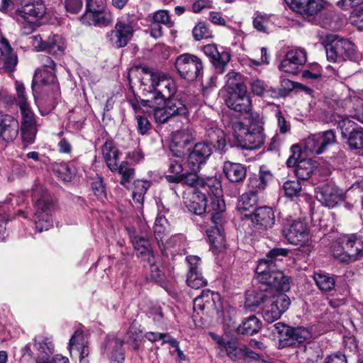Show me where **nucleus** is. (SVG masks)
Here are the masks:
<instances>
[{
    "mask_svg": "<svg viewBox=\"0 0 363 363\" xmlns=\"http://www.w3.org/2000/svg\"><path fill=\"white\" fill-rule=\"evenodd\" d=\"M250 85L252 92L259 96H269L276 98L279 94L276 89L272 88L265 82L259 79H252Z\"/></svg>",
    "mask_w": 363,
    "mask_h": 363,
    "instance_id": "38",
    "label": "nucleus"
},
{
    "mask_svg": "<svg viewBox=\"0 0 363 363\" xmlns=\"http://www.w3.org/2000/svg\"><path fill=\"white\" fill-rule=\"evenodd\" d=\"M150 74V99L142 100L140 104L148 102L164 105L166 100L173 96L177 91L174 82L161 72L149 71Z\"/></svg>",
    "mask_w": 363,
    "mask_h": 363,
    "instance_id": "4",
    "label": "nucleus"
},
{
    "mask_svg": "<svg viewBox=\"0 0 363 363\" xmlns=\"http://www.w3.org/2000/svg\"><path fill=\"white\" fill-rule=\"evenodd\" d=\"M189 264L186 284L193 289H199L207 284L206 279L202 275L199 267L201 259L198 256L189 255L186 257Z\"/></svg>",
    "mask_w": 363,
    "mask_h": 363,
    "instance_id": "21",
    "label": "nucleus"
},
{
    "mask_svg": "<svg viewBox=\"0 0 363 363\" xmlns=\"http://www.w3.org/2000/svg\"><path fill=\"white\" fill-rule=\"evenodd\" d=\"M19 133V123L12 116L0 113V140L10 143Z\"/></svg>",
    "mask_w": 363,
    "mask_h": 363,
    "instance_id": "20",
    "label": "nucleus"
},
{
    "mask_svg": "<svg viewBox=\"0 0 363 363\" xmlns=\"http://www.w3.org/2000/svg\"><path fill=\"white\" fill-rule=\"evenodd\" d=\"M16 103L18 108L30 105L28 102V98L26 94V88L24 84L21 82H16Z\"/></svg>",
    "mask_w": 363,
    "mask_h": 363,
    "instance_id": "56",
    "label": "nucleus"
},
{
    "mask_svg": "<svg viewBox=\"0 0 363 363\" xmlns=\"http://www.w3.org/2000/svg\"><path fill=\"white\" fill-rule=\"evenodd\" d=\"M83 24L105 26L111 21V15L96 6V0H86V11L80 18Z\"/></svg>",
    "mask_w": 363,
    "mask_h": 363,
    "instance_id": "13",
    "label": "nucleus"
},
{
    "mask_svg": "<svg viewBox=\"0 0 363 363\" xmlns=\"http://www.w3.org/2000/svg\"><path fill=\"white\" fill-rule=\"evenodd\" d=\"M191 137L186 130H181L174 133L169 145L170 154L178 156L186 155L190 148L188 147Z\"/></svg>",
    "mask_w": 363,
    "mask_h": 363,
    "instance_id": "25",
    "label": "nucleus"
},
{
    "mask_svg": "<svg viewBox=\"0 0 363 363\" xmlns=\"http://www.w3.org/2000/svg\"><path fill=\"white\" fill-rule=\"evenodd\" d=\"M23 147L34 143L38 133V125H19Z\"/></svg>",
    "mask_w": 363,
    "mask_h": 363,
    "instance_id": "47",
    "label": "nucleus"
},
{
    "mask_svg": "<svg viewBox=\"0 0 363 363\" xmlns=\"http://www.w3.org/2000/svg\"><path fill=\"white\" fill-rule=\"evenodd\" d=\"M271 295H272V296H270V298H269L268 302H271L272 304L276 308H280V306H282V303H280L279 301H278V300L279 298H281L283 301L286 302V311L288 310V308L291 304V301L286 294H285L282 292H280V291H274L273 289Z\"/></svg>",
    "mask_w": 363,
    "mask_h": 363,
    "instance_id": "57",
    "label": "nucleus"
},
{
    "mask_svg": "<svg viewBox=\"0 0 363 363\" xmlns=\"http://www.w3.org/2000/svg\"><path fill=\"white\" fill-rule=\"evenodd\" d=\"M248 121V128L239 143L240 146L247 150L259 148L264 144L265 140L263 133L264 123L262 118L257 114H251Z\"/></svg>",
    "mask_w": 363,
    "mask_h": 363,
    "instance_id": "9",
    "label": "nucleus"
},
{
    "mask_svg": "<svg viewBox=\"0 0 363 363\" xmlns=\"http://www.w3.org/2000/svg\"><path fill=\"white\" fill-rule=\"evenodd\" d=\"M164 105H166L167 110L170 113L169 114L172 117L186 116L188 113L186 105L181 99L175 97L174 95L167 99Z\"/></svg>",
    "mask_w": 363,
    "mask_h": 363,
    "instance_id": "44",
    "label": "nucleus"
},
{
    "mask_svg": "<svg viewBox=\"0 0 363 363\" xmlns=\"http://www.w3.org/2000/svg\"><path fill=\"white\" fill-rule=\"evenodd\" d=\"M123 340L114 335H110L107 337L105 348L111 351V363H123L125 355L123 350Z\"/></svg>",
    "mask_w": 363,
    "mask_h": 363,
    "instance_id": "31",
    "label": "nucleus"
},
{
    "mask_svg": "<svg viewBox=\"0 0 363 363\" xmlns=\"http://www.w3.org/2000/svg\"><path fill=\"white\" fill-rule=\"evenodd\" d=\"M56 82L55 71L43 70L35 74L33 80L32 89L40 83L41 85L54 84Z\"/></svg>",
    "mask_w": 363,
    "mask_h": 363,
    "instance_id": "50",
    "label": "nucleus"
},
{
    "mask_svg": "<svg viewBox=\"0 0 363 363\" xmlns=\"http://www.w3.org/2000/svg\"><path fill=\"white\" fill-rule=\"evenodd\" d=\"M31 191L34 205L33 222L36 230L41 233L52 226V215L56 205L52 196L43 186L35 184Z\"/></svg>",
    "mask_w": 363,
    "mask_h": 363,
    "instance_id": "3",
    "label": "nucleus"
},
{
    "mask_svg": "<svg viewBox=\"0 0 363 363\" xmlns=\"http://www.w3.org/2000/svg\"><path fill=\"white\" fill-rule=\"evenodd\" d=\"M226 88L229 94L240 91L241 88H247L242 82V76L235 72H230L226 75Z\"/></svg>",
    "mask_w": 363,
    "mask_h": 363,
    "instance_id": "46",
    "label": "nucleus"
},
{
    "mask_svg": "<svg viewBox=\"0 0 363 363\" xmlns=\"http://www.w3.org/2000/svg\"><path fill=\"white\" fill-rule=\"evenodd\" d=\"M179 76L188 81H194L200 77L203 71L202 60L195 55L184 53L179 55L174 62Z\"/></svg>",
    "mask_w": 363,
    "mask_h": 363,
    "instance_id": "8",
    "label": "nucleus"
},
{
    "mask_svg": "<svg viewBox=\"0 0 363 363\" xmlns=\"http://www.w3.org/2000/svg\"><path fill=\"white\" fill-rule=\"evenodd\" d=\"M222 308L220 295L218 293L210 290L202 291L201 295L198 296L194 301V311L198 314L199 311L206 313L211 311L218 312Z\"/></svg>",
    "mask_w": 363,
    "mask_h": 363,
    "instance_id": "14",
    "label": "nucleus"
},
{
    "mask_svg": "<svg viewBox=\"0 0 363 363\" xmlns=\"http://www.w3.org/2000/svg\"><path fill=\"white\" fill-rule=\"evenodd\" d=\"M218 150H222L225 145V135L223 130L218 127L211 128L207 130L206 142Z\"/></svg>",
    "mask_w": 363,
    "mask_h": 363,
    "instance_id": "33",
    "label": "nucleus"
},
{
    "mask_svg": "<svg viewBox=\"0 0 363 363\" xmlns=\"http://www.w3.org/2000/svg\"><path fill=\"white\" fill-rule=\"evenodd\" d=\"M286 248H274L271 250L266 258L259 261L256 268L257 279L261 285L272 287L274 291H287L290 289V279L281 270L277 269L276 262L288 255Z\"/></svg>",
    "mask_w": 363,
    "mask_h": 363,
    "instance_id": "2",
    "label": "nucleus"
},
{
    "mask_svg": "<svg viewBox=\"0 0 363 363\" xmlns=\"http://www.w3.org/2000/svg\"><path fill=\"white\" fill-rule=\"evenodd\" d=\"M92 190L96 196L98 197H104L106 196L105 186L103 182V179L101 177H98L91 183Z\"/></svg>",
    "mask_w": 363,
    "mask_h": 363,
    "instance_id": "64",
    "label": "nucleus"
},
{
    "mask_svg": "<svg viewBox=\"0 0 363 363\" xmlns=\"http://www.w3.org/2000/svg\"><path fill=\"white\" fill-rule=\"evenodd\" d=\"M212 154L211 148L206 143H196L189 153L187 163L192 172H197Z\"/></svg>",
    "mask_w": 363,
    "mask_h": 363,
    "instance_id": "19",
    "label": "nucleus"
},
{
    "mask_svg": "<svg viewBox=\"0 0 363 363\" xmlns=\"http://www.w3.org/2000/svg\"><path fill=\"white\" fill-rule=\"evenodd\" d=\"M35 349L39 352L37 357V363L45 362L48 357L54 352V346L52 342L44 340H35Z\"/></svg>",
    "mask_w": 363,
    "mask_h": 363,
    "instance_id": "45",
    "label": "nucleus"
},
{
    "mask_svg": "<svg viewBox=\"0 0 363 363\" xmlns=\"http://www.w3.org/2000/svg\"><path fill=\"white\" fill-rule=\"evenodd\" d=\"M21 113L19 125H38L35 113L30 105L18 108Z\"/></svg>",
    "mask_w": 363,
    "mask_h": 363,
    "instance_id": "53",
    "label": "nucleus"
},
{
    "mask_svg": "<svg viewBox=\"0 0 363 363\" xmlns=\"http://www.w3.org/2000/svg\"><path fill=\"white\" fill-rule=\"evenodd\" d=\"M143 107H147L149 109L147 111L149 113H152L155 121L160 123H166L172 115L167 110L166 105H159L157 104L148 102L147 104H141Z\"/></svg>",
    "mask_w": 363,
    "mask_h": 363,
    "instance_id": "41",
    "label": "nucleus"
},
{
    "mask_svg": "<svg viewBox=\"0 0 363 363\" xmlns=\"http://www.w3.org/2000/svg\"><path fill=\"white\" fill-rule=\"evenodd\" d=\"M65 7L67 12L71 13H78L82 9V0H65Z\"/></svg>",
    "mask_w": 363,
    "mask_h": 363,
    "instance_id": "63",
    "label": "nucleus"
},
{
    "mask_svg": "<svg viewBox=\"0 0 363 363\" xmlns=\"http://www.w3.org/2000/svg\"><path fill=\"white\" fill-rule=\"evenodd\" d=\"M282 303L280 308L274 307L271 302H267L262 308V317L268 323H273L274 321L280 318L283 313L286 311V302L279 298L278 301Z\"/></svg>",
    "mask_w": 363,
    "mask_h": 363,
    "instance_id": "37",
    "label": "nucleus"
},
{
    "mask_svg": "<svg viewBox=\"0 0 363 363\" xmlns=\"http://www.w3.org/2000/svg\"><path fill=\"white\" fill-rule=\"evenodd\" d=\"M3 49L0 48V60L3 61L1 72L11 73L17 65V56L13 52L12 48L6 40L2 41Z\"/></svg>",
    "mask_w": 363,
    "mask_h": 363,
    "instance_id": "28",
    "label": "nucleus"
},
{
    "mask_svg": "<svg viewBox=\"0 0 363 363\" xmlns=\"http://www.w3.org/2000/svg\"><path fill=\"white\" fill-rule=\"evenodd\" d=\"M258 196L254 191H249L243 194L237 204V209L245 213H252L257 207Z\"/></svg>",
    "mask_w": 363,
    "mask_h": 363,
    "instance_id": "36",
    "label": "nucleus"
},
{
    "mask_svg": "<svg viewBox=\"0 0 363 363\" xmlns=\"http://www.w3.org/2000/svg\"><path fill=\"white\" fill-rule=\"evenodd\" d=\"M223 169L225 177L231 182H241L246 177L247 169L242 164L227 161L224 162Z\"/></svg>",
    "mask_w": 363,
    "mask_h": 363,
    "instance_id": "29",
    "label": "nucleus"
},
{
    "mask_svg": "<svg viewBox=\"0 0 363 363\" xmlns=\"http://www.w3.org/2000/svg\"><path fill=\"white\" fill-rule=\"evenodd\" d=\"M134 29L128 19L121 18L116 22L114 29L106 35L108 41L116 48H123L133 36Z\"/></svg>",
    "mask_w": 363,
    "mask_h": 363,
    "instance_id": "11",
    "label": "nucleus"
},
{
    "mask_svg": "<svg viewBox=\"0 0 363 363\" xmlns=\"http://www.w3.org/2000/svg\"><path fill=\"white\" fill-rule=\"evenodd\" d=\"M196 172L183 173L177 176L167 175L165 178L169 183H181L189 186L200 188L201 189L199 191H204L205 186H207L208 180L204 182L200 179Z\"/></svg>",
    "mask_w": 363,
    "mask_h": 363,
    "instance_id": "27",
    "label": "nucleus"
},
{
    "mask_svg": "<svg viewBox=\"0 0 363 363\" xmlns=\"http://www.w3.org/2000/svg\"><path fill=\"white\" fill-rule=\"evenodd\" d=\"M262 327L260 320L254 315L245 318L242 323L237 328L236 331L239 334L252 335L259 331Z\"/></svg>",
    "mask_w": 363,
    "mask_h": 363,
    "instance_id": "39",
    "label": "nucleus"
},
{
    "mask_svg": "<svg viewBox=\"0 0 363 363\" xmlns=\"http://www.w3.org/2000/svg\"><path fill=\"white\" fill-rule=\"evenodd\" d=\"M150 264V279L155 282L161 281L164 276L163 270L156 264L155 258L152 259L151 262H147Z\"/></svg>",
    "mask_w": 363,
    "mask_h": 363,
    "instance_id": "60",
    "label": "nucleus"
},
{
    "mask_svg": "<svg viewBox=\"0 0 363 363\" xmlns=\"http://www.w3.org/2000/svg\"><path fill=\"white\" fill-rule=\"evenodd\" d=\"M245 216L250 218L259 230L271 228L275 222L272 208L266 206L255 208L252 213H245Z\"/></svg>",
    "mask_w": 363,
    "mask_h": 363,
    "instance_id": "16",
    "label": "nucleus"
},
{
    "mask_svg": "<svg viewBox=\"0 0 363 363\" xmlns=\"http://www.w3.org/2000/svg\"><path fill=\"white\" fill-rule=\"evenodd\" d=\"M65 40L62 35L55 34L46 40V52L54 55H61L65 50Z\"/></svg>",
    "mask_w": 363,
    "mask_h": 363,
    "instance_id": "42",
    "label": "nucleus"
},
{
    "mask_svg": "<svg viewBox=\"0 0 363 363\" xmlns=\"http://www.w3.org/2000/svg\"><path fill=\"white\" fill-rule=\"evenodd\" d=\"M213 223L214 226L211 230H207L206 233L211 244L218 251H222L225 248V239L223 234L222 224Z\"/></svg>",
    "mask_w": 363,
    "mask_h": 363,
    "instance_id": "35",
    "label": "nucleus"
},
{
    "mask_svg": "<svg viewBox=\"0 0 363 363\" xmlns=\"http://www.w3.org/2000/svg\"><path fill=\"white\" fill-rule=\"evenodd\" d=\"M202 50L204 54L210 58L217 72L223 74L230 60V54L222 49L219 50L216 44L206 45Z\"/></svg>",
    "mask_w": 363,
    "mask_h": 363,
    "instance_id": "22",
    "label": "nucleus"
},
{
    "mask_svg": "<svg viewBox=\"0 0 363 363\" xmlns=\"http://www.w3.org/2000/svg\"><path fill=\"white\" fill-rule=\"evenodd\" d=\"M335 276L327 273L313 274V279L318 288L323 292H330L335 287Z\"/></svg>",
    "mask_w": 363,
    "mask_h": 363,
    "instance_id": "40",
    "label": "nucleus"
},
{
    "mask_svg": "<svg viewBox=\"0 0 363 363\" xmlns=\"http://www.w3.org/2000/svg\"><path fill=\"white\" fill-rule=\"evenodd\" d=\"M329 6L330 4L327 0H305L296 14L308 21H313Z\"/></svg>",
    "mask_w": 363,
    "mask_h": 363,
    "instance_id": "24",
    "label": "nucleus"
},
{
    "mask_svg": "<svg viewBox=\"0 0 363 363\" xmlns=\"http://www.w3.org/2000/svg\"><path fill=\"white\" fill-rule=\"evenodd\" d=\"M46 8L42 0L35 2L23 3L16 11V19L21 24L23 35L33 33L39 26L40 21L44 17Z\"/></svg>",
    "mask_w": 363,
    "mask_h": 363,
    "instance_id": "5",
    "label": "nucleus"
},
{
    "mask_svg": "<svg viewBox=\"0 0 363 363\" xmlns=\"http://www.w3.org/2000/svg\"><path fill=\"white\" fill-rule=\"evenodd\" d=\"M186 155L178 156L172 155L169 158V172L172 174V176H177L183 174V164L185 161Z\"/></svg>",
    "mask_w": 363,
    "mask_h": 363,
    "instance_id": "52",
    "label": "nucleus"
},
{
    "mask_svg": "<svg viewBox=\"0 0 363 363\" xmlns=\"http://www.w3.org/2000/svg\"><path fill=\"white\" fill-rule=\"evenodd\" d=\"M283 189L286 196L292 198L299 196L301 191V185L298 180H289L284 183Z\"/></svg>",
    "mask_w": 363,
    "mask_h": 363,
    "instance_id": "55",
    "label": "nucleus"
},
{
    "mask_svg": "<svg viewBox=\"0 0 363 363\" xmlns=\"http://www.w3.org/2000/svg\"><path fill=\"white\" fill-rule=\"evenodd\" d=\"M316 199L324 206L334 208L344 200L342 191L333 184H325L318 186L316 190Z\"/></svg>",
    "mask_w": 363,
    "mask_h": 363,
    "instance_id": "15",
    "label": "nucleus"
},
{
    "mask_svg": "<svg viewBox=\"0 0 363 363\" xmlns=\"http://www.w3.org/2000/svg\"><path fill=\"white\" fill-rule=\"evenodd\" d=\"M168 226L169 224L166 218L163 216H157L154 225V234L159 245L160 242L163 243L167 234Z\"/></svg>",
    "mask_w": 363,
    "mask_h": 363,
    "instance_id": "48",
    "label": "nucleus"
},
{
    "mask_svg": "<svg viewBox=\"0 0 363 363\" xmlns=\"http://www.w3.org/2000/svg\"><path fill=\"white\" fill-rule=\"evenodd\" d=\"M291 326H289L283 323L279 322L274 325V332L278 334V338L280 345L284 347V342L287 335H289V330Z\"/></svg>",
    "mask_w": 363,
    "mask_h": 363,
    "instance_id": "61",
    "label": "nucleus"
},
{
    "mask_svg": "<svg viewBox=\"0 0 363 363\" xmlns=\"http://www.w3.org/2000/svg\"><path fill=\"white\" fill-rule=\"evenodd\" d=\"M193 36L196 40L207 38L209 35V30L204 22H199L193 29Z\"/></svg>",
    "mask_w": 363,
    "mask_h": 363,
    "instance_id": "59",
    "label": "nucleus"
},
{
    "mask_svg": "<svg viewBox=\"0 0 363 363\" xmlns=\"http://www.w3.org/2000/svg\"><path fill=\"white\" fill-rule=\"evenodd\" d=\"M306 62V52L303 49L290 50L279 65V69L286 73L296 74L299 67Z\"/></svg>",
    "mask_w": 363,
    "mask_h": 363,
    "instance_id": "18",
    "label": "nucleus"
},
{
    "mask_svg": "<svg viewBox=\"0 0 363 363\" xmlns=\"http://www.w3.org/2000/svg\"><path fill=\"white\" fill-rule=\"evenodd\" d=\"M150 184L147 181H138L135 184V190L133 191V200L135 203H138L139 207H142L144 196L150 188Z\"/></svg>",
    "mask_w": 363,
    "mask_h": 363,
    "instance_id": "51",
    "label": "nucleus"
},
{
    "mask_svg": "<svg viewBox=\"0 0 363 363\" xmlns=\"http://www.w3.org/2000/svg\"><path fill=\"white\" fill-rule=\"evenodd\" d=\"M272 291L273 288L272 287L260 285L258 289L247 291L245 301V308L253 310L254 308L261 304L264 306L268 302L270 296H272Z\"/></svg>",
    "mask_w": 363,
    "mask_h": 363,
    "instance_id": "23",
    "label": "nucleus"
},
{
    "mask_svg": "<svg viewBox=\"0 0 363 363\" xmlns=\"http://www.w3.org/2000/svg\"><path fill=\"white\" fill-rule=\"evenodd\" d=\"M227 356L233 361L240 360L244 358V345L239 347L235 340L228 341L225 347Z\"/></svg>",
    "mask_w": 363,
    "mask_h": 363,
    "instance_id": "49",
    "label": "nucleus"
},
{
    "mask_svg": "<svg viewBox=\"0 0 363 363\" xmlns=\"http://www.w3.org/2000/svg\"><path fill=\"white\" fill-rule=\"evenodd\" d=\"M184 204L190 212L196 215L205 213L212 223H222L225 204L220 181L208 179L205 190H194L191 194L184 197Z\"/></svg>",
    "mask_w": 363,
    "mask_h": 363,
    "instance_id": "1",
    "label": "nucleus"
},
{
    "mask_svg": "<svg viewBox=\"0 0 363 363\" xmlns=\"http://www.w3.org/2000/svg\"><path fill=\"white\" fill-rule=\"evenodd\" d=\"M334 257L341 262H354L363 257V240L355 235H347L333 247Z\"/></svg>",
    "mask_w": 363,
    "mask_h": 363,
    "instance_id": "6",
    "label": "nucleus"
},
{
    "mask_svg": "<svg viewBox=\"0 0 363 363\" xmlns=\"http://www.w3.org/2000/svg\"><path fill=\"white\" fill-rule=\"evenodd\" d=\"M116 171L121 175V184L124 186H126V184L130 182L135 174V169L127 162H122L119 166L118 165Z\"/></svg>",
    "mask_w": 363,
    "mask_h": 363,
    "instance_id": "54",
    "label": "nucleus"
},
{
    "mask_svg": "<svg viewBox=\"0 0 363 363\" xmlns=\"http://www.w3.org/2000/svg\"><path fill=\"white\" fill-rule=\"evenodd\" d=\"M102 155L104 161L111 172L118 169L119 151L111 140H106L102 146Z\"/></svg>",
    "mask_w": 363,
    "mask_h": 363,
    "instance_id": "30",
    "label": "nucleus"
},
{
    "mask_svg": "<svg viewBox=\"0 0 363 363\" xmlns=\"http://www.w3.org/2000/svg\"><path fill=\"white\" fill-rule=\"evenodd\" d=\"M226 105L238 112H248L251 101L247 94V88H241L235 93H231L225 101Z\"/></svg>",
    "mask_w": 363,
    "mask_h": 363,
    "instance_id": "26",
    "label": "nucleus"
},
{
    "mask_svg": "<svg viewBox=\"0 0 363 363\" xmlns=\"http://www.w3.org/2000/svg\"><path fill=\"white\" fill-rule=\"evenodd\" d=\"M311 337L308 330L304 327H290L284 347H296Z\"/></svg>",
    "mask_w": 363,
    "mask_h": 363,
    "instance_id": "32",
    "label": "nucleus"
},
{
    "mask_svg": "<svg viewBox=\"0 0 363 363\" xmlns=\"http://www.w3.org/2000/svg\"><path fill=\"white\" fill-rule=\"evenodd\" d=\"M327 59L333 62H342L352 60L355 54V46L346 39H338L337 35H328L323 42Z\"/></svg>",
    "mask_w": 363,
    "mask_h": 363,
    "instance_id": "7",
    "label": "nucleus"
},
{
    "mask_svg": "<svg viewBox=\"0 0 363 363\" xmlns=\"http://www.w3.org/2000/svg\"><path fill=\"white\" fill-rule=\"evenodd\" d=\"M84 344V338L82 332L79 330H76L69 340L70 353L72 354L74 350L79 351L82 345Z\"/></svg>",
    "mask_w": 363,
    "mask_h": 363,
    "instance_id": "58",
    "label": "nucleus"
},
{
    "mask_svg": "<svg viewBox=\"0 0 363 363\" xmlns=\"http://www.w3.org/2000/svg\"><path fill=\"white\" fill-rule=\"evenodd\" d=\"M336 143V135L333 130H328L308 136L305 140V150L308 152L320 155L329 146Z\"/></svg>",
    "mask_w": 363,
    "mask_h": 363,
    "instance_id": "10",
    "label": "nucleus"
},
{
    "mask_svg": "<svg viewBox=\"0 0 363 363\" xmlns=\"http://www.w3.org/2000/svg\"><path fill=\"white\" fill-rule=\"evenodd\" d=\"M283 235L292 245L303 246L309 241L306 225L301 221H294L283 230Z\"/></svg>",
    "mask_w": 363,
    "mask_h": 363,
    "instance_id": "17",
    "label": "nucleus"
},
{
    "mask_svg": "<svg viewBox=\"0 0 363 363\" xmlns=\"http://www.w3.org/2000/svg\"><path fill=\"white\" fill-rule=\"evenodd\" d=\"M134 248L138 251L139 257H143L147 262H151L155 259L152 250L150 247V242L148 238L136 236L132 240Z\"/></svg>",
    "mask_w": 363,
    "mask_h": 363,
    "instance_id": "34",
    "label": "nucleus"
},
{
    "mask_svg": "<svg viewBox=\"0 0 363 363\" xmlns=\"http://www.w3.org/2000/svg\"><path fill=\"white\" fill-rule=\"evenodd\" d=\"M315 168L316 162L312 160H301L297 163L295 173L298 179L306 180L311 177Z\"/></svg>",
    "mask_w": 363,
    "mask_h": 363,
    "instance_id": "43",
    "label": "nucleus"
},
{
    "mask_svg": "<svg viewBox=\"0 0 363 363\" xmlns=\"http://www.w3.org/2000/svg\"><path fill=\"white\" fill-rule=\"evenodd\" d=\"M354 123L348 118L340 121L338 126L341 129V135L347 139V145L350 150H362L363 148V128L353 127Z\"/></svg>",
    "mask_w": 363,
    "mask_h": 363,
    "instance_id": "12",
    "label": "nucleus"
},
{
    "mask_svg": "<svg viewBox=\"0 0 363 363\" xmlns=\"http://www.w3.org/2000/svg\"><path fill=\"white\" fill-rule=\"evenodd\" d=\"M135 118L137 121V128L138 133L141 135L146 134L151 127V124L149 121L147 119V118L140 115L138 113H137Z\"/></svg>",
    "mask_w": 363,
    "mask_h": 363,
    "instance_id": "62",
    "label": "nucleus"
}]
</instances>
